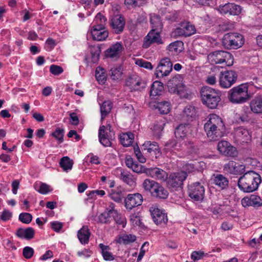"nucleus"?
I'll return each instance as SVG.
<instances>
[{"label":"nucleus","mask_w":262,"mask_h":262,"mask_svg":"<svg viewBox=\"0 0 262 262\" xmlns=\"http://www.w3.org/2000/svg\"><path fill=\"white\" fill-rule=\"evenodd\" d=\"M204 128L210 140L216 141L224 136L226 127L221 118L216 114H210Z\"/></svg>","instance_id":"obj_1"},{"label":"nucleus","mask_w":262,"mask_h":262,"mask_svg":"<svg viewBox=\"0 0 262 262\" xmlns=\"http://www.w3.org/2000/svg\"><path fill=\"white\" fill-rule=\"evenodd\" d=\"M200 95L202 103L210 109L216 108L221 100V92L208 86L201 88Z\"/></svg>","instance_id":"obj_2"},{"label":"nucleus","mask_w":262,"mask_h":262,"mask_svg":"<svg viewBox=\"0 0 262 262\" xmlns=\"http://www.w3.org/2000/svg\"><path fill=\"white\" fill-rule=\"evenodd\" d=\"M182 81L181 75L177 74L173 77L167 82L168 91L170 93H176L182 98H188L189 94L187 92Z\"/></svg>","instance_id":"obj_3"},{"label":"nucleus","mask_w":262,"mask_h":262,"mask_svg":"<svg viewBox=\"0 0 262 262\" xmlns=\"http://www.w3.org/2000/svg\"><path fill=\"white\" fill-rule=\"evenodd\" d=\"M187 177V173L184 171L170 173L166 180L168 188L172 191H177L182 189L184 182Z\"/></svg>","instance_id":"obj_4"},{"label":"nucleus","mask_w":262,"mask_h":262,"mask_svg":"<svg viewBox=\"0 0 262 262\" xmlns=\"http://www.w3.org/2000/svg\"><path fill=\"white\" fill-rule=\"evenodd\" d=\"M208 59L212 64L225 63L227 66H231L233 63L232 55L227 51L219 50L210 53Z\"/></svg>","instance_id":"obj_5"},{"label":"nucleus","mask_w":262,"mask_h":262,"mask_svg":"<svg viewBox=\"0 0 262 262\" xmlns=\"http://www.w3.org/2000/svg\"><path fill=\"white\" fill-rule=\"evenodd\" d=\"M244 36L238 33H229L224 35L223 45L228 49H237L241 47L244 43Z\"/></svg>","instance_id":"obj_6"},{"label":"nucleus","mask_w":262,"mask_h":262,"mask_svg":"<svg viewBox=\"0 0 262 262\" xmlns=\"http://www.w3.org/2000/svg\"><path fill=\"white\" fill-rule=\"evenodd\" d=\"M228 99L233 103H243L246 102V84L242 83L230 90Z\"/></svg>","instance_id":"obj_7"},{"label":"nucleus","mask_w":262,"mask_h":262,"mask_svg":"<svg viewBox=\"0 0 262 262\" xmlns=\"http://www.w3.org/2000/svg\"><path fill=\"white\" fill-rule=\"evenodd\" d=\"M205 191L204 185L200 182L193 183L188 186V195L194 201H202L204 198Z\"/></svg>","instance_id":"obj_8"},{"label":"nucleus","mask_w":262,"mask_h":262,"mask_svg":"<svg viewBox=\"0 0 262 262\" xmlns=\"http://www.w3.org/2000/svg\"><path fill=\"white\" fill-rule=\"evenodd\" d=\"M99 142L104 147L112 146V141L115 138V133L111 130L110 125H101L98 131Z\"/></svg>","instance_id":"obj_9"},{"label":"nucleus","mask_w":262,"mask_h":262,"mask_svg":"<svg viewBox=\"0 0 262 262\" xmlns=\"http://www.w3.org/2000/svg\"><path fill=\"white\" fill-rule=\"evenodd\" d=\"M196 33L195 26L189 21H184L179 24V26L173 31L175 37H187Z\"/></svg>","instance_id":"obj_10"},{"label":"nucleus","mask_w":262,"mask_h":262,"mask_svg":"<svg viewBox=\"0 0 262 262\" xmlns=\"http://www.w3.org/2000/svg\"><path fill=\"white\" fill-rule=\"evenodd\" d=\"M172 70V63L168 58L161 59L157 67L155 75L160 79L168 76Z\"/></svg>","instance_id":"obj_11"},{"label":"nucleus","mask_w":262,"mask_h":262,"mask_svg":"<svg viewBox=\"0 0 262 262\" xmlns=\"http://www.w3.org/2000/svg\"><path fill=\"white\" fill-rule=\"evenodd\" d=\"M237 75L232 70L221 72L220 74L219 83L223 88H229L236 81Z\"/></svg>","instance_id":"obj_12"},{"label":"nucleus","mask_w":262,"mask_h":262,"mask_svg":"<svg viewBox=\"0 0 262 262\" xmlns=\"http://www.w3.org/2000/svg\"><path fill=\"white\" fill-rule=\"evenodd\" d=\"M149 211L152 220L156 225L165 224L167 222V214L157 205H152L149 208Z\"/></svg>","instance_id":"obj_13"},{"label":"nucleus","mask_w":262,"mask_h":262,"mask_svg":"<svg viewBox=\"0 0 262 262\" xmlns=\"http://www.w3.org/2000/svg\"><path fill=\"white\" fill-rule=\"evenodd\" d=\"M110 25L116 34L121 33L124 30L125 21L121 15H116L112 17L109 20Z\"/></svg>","instance_id":"obj_14"},{"label":"nucleus","mask_w":262,"mask_h":262,"mask_svg":"<svg viewBox=\"0 0 262 262\" xmlns=\"http://www.w3.org/2000/svg\"><path fill=\"white\" fill-rule=\"evenodd\" d=\"M247 179L251 183L247 186V193L251 192L257 190L261 183L260 175L252 170H248L247 171Z\"/></svg>","instance_id":"obj_15"},{"label":"nucleus","mask_w":262,"mask_h":262,"mask_svg":"<svg viewBox=\"0 0 262 262\" xmlns=\"http://www.w3.org/2000/svg\"><path fill=\"white\" fill-rule=\"evenodd\" d=\"M124 202L126 209L131 210L133 208L142 204L143 196L139 193L128 194L125 198Z\"/></svg>","instance_id":"obj_16"},{"label":"nucleus","mask_w":262,"mask_h":262,"mask_svg":"<svg viewBox=\"0 0 262 262\" xmlns=\"http://www.w3.org/2000/svg\"><path fill=\"white\" fill-rule=\"evenodd\" d=\"M123 50V47L122 43L119 42H117L114 44L111 45L105 51V56L106 58L116 60L120 57Z\"/></svg>","instance_id":"obj_17"},{"label":"nucleus","mask_w":262,"mask_h":262,"mask_svg":"<svg viewBox=\"0 0 262 262\" xmlns=\"http://www.w3.org/2000/svg\"><path fill=\"white\" fill-rule=\"evenodd\" d=\"M160 32L154 30H151L144 37L142 47L146 49L149 47L153 43H162V41L160 34Z\"/></svg>","instance_id":"obj_18"},{"label":"nucleus","mask_w":262,"mask_h":262,"mask_svg":"<svg viewBox=\"0 0 262 262\" xmlns=\"http://www.w3.org/2000/svg\"><path fill=\"white\" fill-rule=\"evenodd\" d=\"M141 149L144 155H154L156 158L161 155L159 145L156 142L146 141L142 145Z\"/></svg>","instance_id":"obj_19"},{"label":"nucleus","mask_w":262,"mask_h":262,"mask_svg":"<svg viewBox=\"0 0 262 262\" xmlns=\"http://www.w3.org/2000/svg\"><path fill=\"white\" fill-rule=\"evenodd\" d=\"M211 181L212 183L221 189H226L229 185L227 178L221 174H214L212 176Z\"/></svg>","instance_id":"obj_20"},{"label":"nucleus","mask_w":262,"mask_h":262,"mask_svg":"<svg viewBox=\"0 0 262 262\" xmlns=\"http://www.w3.org/2000/svg\"><path fill=\"white\" fill-rule=\"evenodd\" d=\"M146 173L154 179L161 181H165L168 177L167 173L158 167L150 168L146 170Z\"/></svg>","instance_id":"obj_21"},{"label":"nucleus","mask_w":262,"mask_h":262,"mask_svg":"<svg viewBox=\"0 0 262 262\" xmlns=\"http://www.w3.org/2000/svg\"><path fill=\"white\" fill-rule=\"evenodd\" d=\"M126 166L132 169V170L137 173H140L143 172H145L146 168L142 165L138 163L135 161L133 158L130 156H127L125 158V161Z\"/></svg>","instance_id":"obj_22"},{"label":"nucleus","mask_w":262,"mask_h":262,"mask_svg":"<svg viewBox=\"0 0 262 262\" xmlns=\"http://www.w3.org/2000/svg\"><path fill=\"white\" fill-rule=\"evenodd\" d=\"M220 11L224 14L229 13L230 15H237L241 13L242 9L239 5L228 3L221 7Z\"/></svg>","instance_id":"obj_23"},{"label":"nucleus","mask_w":262,"mask_h":262,"mask_svg":"<svg viewBox=\"0 0 262 262\" xmlns=\"http://www.w3.org/2000/svg\"><path fill=\"white\" fill-rule=\"evenodd\" d=\"M191 126V124L189 123L179 124L175 128V137L177 138H184L189 132Z\"/></svg>","instance_id":"obj_24"},{"label":"nucleus","mask_w":262,"mask_h":262,"mask_svg":"<svg viewBox=\"0 0 262 262\" xmlns=\"http://www.w3.org/2000/svg\"><path fill=\"white\" fill-rule=\"evenodd\" d=\"M91 33L93 39L97 41H103L108 36V32L105 29H99L92 27Z\"/></svg>","instance_id":"obj_25"},{"label":"nucleus","mask_w":262,"mask_h":262,"mask_svg":"<svg viewBox=\"0 0 262 262\" xmlns=\"http://www.w3.org/2000/svg\"><path fill=\"white\" fill-rule=\"evenodd\" d=\"M35 234V231L32 227H28L25 229L23 228H18L16 232V235L20 238H25L27 240L32 239Z\"/></svg>","instance_id":"obj_26"},{"label":"nucleus","mask_w":262,"mask_h":262,"mask_svg":"<svg viewBox=\"0 0 262 262\" xmlns=\"http://www.w3.org/2000/svg\"><path fill=\"white\" fill-rule=\"evenodd\" d=\"M168 194V191L159 183H158L151 194L154 197L163 200L167 199Z\"/></svg>","instance_id":"obj_27"},{"label":"nucleus","mask_w":262,"mask_h":262,"mask_svg":"<svg viewBox=\"0 0 262 262\" xmlns=\"http://www.w3.org/2000/svg\"><path fill=\"white\" fill-rule=\"evenodd\" d=\"M164 90L163 83L159 81H155L151 85L150 91V97L155 99V97L160 96Z\"/></svg>","instance_id":"obj_28"},{"label":"nucleus","mask_w":262,"mask_h":262,"mask_svg":"<svg viewBox=\"0 0 262 262\" xmlns=\"http://www.w3.org/2000/svg\"><path fill=\"white\" fill-rule=\"evenodd\" d=\"M150 22L151 24V30H154L158 32H161L163 29V23L162 19L159 15L152 14L150 15Z\"/></svg>","instance_id":"obj_29"},{"label":"nucleus","mask_w":262,"mask_h":262,"mask_svg":"<svg viewBox=\"0 0 262 262\" xmlns=\"http://www.w3.org/2000/svg\"><path fill=\"white\" fill-rule=\"evenodd\" d=\"M77 236L82 244H88L90 236V232L87 226H83L78 232Z\"/></svg>","instance_id":"obj_30"},{"label":"nucleus","mask_w":262,"mask_h":262,"mask_svg":"<svg viewBox=\"0 0 262 262\" xmlns=\"http://www.w3.org/2000/svg\"><path fill=\"white\" fill-rule=\"evenodd\" d=\"M251 111L255 113H262V96L255 97L250 102Z\"/></svg>","instance_id":"obj_31"},{"label":"nucleus","mask_w":262,"mask_h":262,"mask_svg":"<svg viewBox=\"0 0 262 262\" xmlns=\"http://www.w3.org/2000/svg\"><path fill=\"white\" fill-rule=\"evenodd\" d=\"M247 206H253L257 208L262 206V200L258 195L255 194H251L250 196L247 195Z\"/></svg>","instance_id":"obj_32"},{"label":"nucleus","mask_w":262,"mask_h":262,"mask_svg":"<svg viewBox=\"0 0 262 262\" xmlns=\"http://www.w3.org/2000/svg\"><path fill=\"white\" fill-rule=\"evenodd\" d=\"M107 19L100 12L97 13L94 20V25L93 28L99 29H105Z\"/></svg>","instance_id":"obj_33"},{"label":"nucleus","mask_w":262,"mask_h":262,"mask_svg":"<svg viewBox=\"0 0 262 262\" xmlns=\"http://www.w3.org/2000/svg\"><path fill=\"white\" fill-rule=\"evenodd\" d=\"M129 82L132 88L135 91H140L145 87L146 83L139 77H131Z\"/></svg>","instance_id":"obj_34"},{"label":"nucleus","mask_w":262,"mask_h":262,"mask_svg":"<svg viewBox=\"0 0 262 262\" xmlns=\"http://www.w3.org/2000/svg\"><path fill=\"white\" fill-rule=\"evenodd\" d=\"M120 141L124 146H129L133 142L134 135L132 133H126L121 134L119 137Z\"/></svg>","instance_id":"obj_35"},{"label":"nucleus","mask_w":262,"mask_h":262,"mask_svg":"<svg viewBox=\"0 0 262 262\" xmlns=\"http://www.w3.org/2000/svg\"><path fill=\"white\" fill-rule=\"evenodd\" d=\"M181 148V144L176 140L171 139L165 143L164 150L165 152H170L173 150H179Z\"/></svg>","instance_id":"obj_36"},{"label":"nucleus","mask_w":262,"mask_h":262,"mask_svg":"<svg viewBox=\"0 0 262 262\" xmlns=\"http://www.w3.org/2000/svg\"><path fill=\"white\" fill-rule=\"evenodd\" d=\"M113 106V104L110 100L104 101L100 106L101 120H103L110 113Z\"/></svg>","instance_id":"obj_37"},{"label":"nucleus","mask_w":262,"mask_h":262,"mask_svg":"<svg viewBox=\"0 0 262 262\" xmlns=\"http://www.w3.org/2000/svg\"><path fill=\"white\" fill-rule=\"evenodd\" d=\"M73 164V161L67 156L62 157L59 162L60 166L66 171L71 170Z\"/></svg>","instance_id":"obj_38"},{"label":"nucleus","mask_w":262,"mask_h":262,"mask_svg":"<svg viewBox=\"0 0 262 262\" xmlns=\"http://www.w3.org/2000/svg\"><path fill=\"white\" fill-rule=\"evenodd\" d=\"M184 116H185L188 120H192L195 118L196 115V110L195 106L187 105L183 111Z\"/></svg>","instance_id":"obj_39"},{"label":"nucleus","mask_w":262,"mask_h":262,"mask_svg":"<svg viewBox=\"0 0 262 262\" xmlns=\"http://www.w3.org/2000/svg\"><path fill=\"white\" fill-rule=\"evenodd\" d=\"M234 138L237 142H244L246 135V128L244 126H238L234 128Z\"/></svg>","instance_id":"obj_40"},{"label":"nucleus","mask_w":262,"mask_h":262,"mask_svg":"<svg viewBox=\"0 0 262 262\" xmlns=\"http://www.w3.org/2000/svg\"><path fill=\"white\" fill-rule=\"evenodd\" d=\"M99 247L101 249V253L105 260L111 261L114 260V257L113 254L108 251V250L110 249L109 246H105L103 244H100L99 245Z\"/></svg>","instance_id":"obj_41"},{"label":"nucleus","mask_w":262,"mask_h":262,"mask_svg":"<svg viewBox=\"0 0 262 262\" xmlns=\"http://www.w3.org/2000/svg\"><path fill=\"white\" fill-rule=\"evenodd\" d=\"M122 71L121 66H114L110 70L109 75L113 80H117L121 78Z\"/></svg>","instance_id":"obj_42"},{"label":"nucleus","mask_w":262,"mask_h":262,"mask_svg":"<svg viewBox=\"0 0 262 262\" xmlns=\"http://www.w3.org/2000/svg\"><path fill=\"white\" fill-rule=\"evenodd\" d=\"M120 178L129 186H132L135 183L133 175L127 171L121 170Z\"/></svg>","instance_id":"obj_43"},{"label":"nucleus","mask_w":262,"mask_h":262,"mask_svg":"<svg viewBox=\"0 0 262 262\" xmlns=\"http://www.w3.org/2000/svg\"><path fill=\"white\" fill-rule=\"evenodd\" d=\"M95 77L99 83L104 84L106 81V75L104 69L98 67L95 71Z\"/></svg>","instance_id":"obj_44"},{"label":"nucleus","mask_w":262,"mask_h":262,"mask_svg":"<svg viewBox=\"0 0 262 262\" xmlns=\"http://www.w3.org/2000/svg\"><path fill=\"white\" fill-rule=\"evenodd\" d=\"M156 108L161 114H167L170 110V103L168 101H162L157 104Z\"/></svg>","instance_id":"obj_45"},{"label":"nucleus","mask_w":262,"mask_h":262,"mask_svg":"<svg viewBox=\"0 0 262 262\" xmlns=\"http://www.w3.org/2000/svg\"><path fill=\"white\" fill-rule=\"evenodd\" d=\"M136 239V236L135 235L131 234H124L119 237L117 242L119 244H128L130 243L134 242Z\"/></svg>","instance_id":"obj_46"},{"label":"nucleus","mask_w":262,"mask_h":262,"mask_svg":"<svg viewBox=\"0 0 262 262\" xmlns=\"http://www.w3.org/2000/svg\"><path fill=\"white\" fill-rule=\"evenodd\" d=\"M158 183L154 180L146 179L142 183V186L145 191H149L152 194V190H154Z\"/></svg>","instance_id":"obj_47"},{"label":"nucleus","mask_w":262,"mask_h":262,"mask_svg":"<svg viewBox=\"0 0 262 262\" xmlns=\"http://www.w3.org/2000/svg\"><path fill=\"white\" fill-rule=\"evenodd\" d=\"M183 42L181 41H174L169 45L168 49L169 51L179 53L182 51Z\"/></svg>","instance_id":"obj_48"},{"label":"nucleus","mask_w":262,"mask_h":262,"mask_svg":"<svg viewBox=\"0 0 262 262\" xmlns=\"http://www.w3.org/2000/svg\"><path fill=\"white\" fill-rule=\"evenodd\" d=\"M110 196L113 200L118 203L121 202L124 198L123 194L120 190H112L110 193Z\"/></svg>","instance_id":"obj_49"},{"label":"nucleus","mask_w":262,"mask_h":262,"mask_svg":"<svg viewBox=\"0 0 262 262\" xmlns=\"http://www.w3.org/2000/svg\"><path fill=\"white\" fill-rule=\"evenodd\" d=\"M111 217H112L111 214L104 211L98 216V222L101 224H110L111 222Z\"/></svg>","instance_id":"obj_50"},{"label":"nucleus","mask_w":262,"mask_h":262,"mask_svg":"<svg viewBox=\"0 0 262 262\" xmlns=\"http://www.w3.org/2000/svg\"><path fill=\"white\" fill-rule=\"evenodd\" d=\"M224 170L229 173L236 174L237 170L235 162L233 161H229L224 165Z\"/></svg>","instance_id":"obj_51"},{"label":"nucleus","mask_w":262,"mask_h":262,"mask_svg":"<svg viewBox=\"0 0 262 262\" xmlns=\"http://www.w3.org/2000/svg\"><path fill=\"white\" fill-rule=\"evenodd\" d=\"M92 60L93 62H97L99 58L101 52L100 48L98 46H93L90 49Z\"/></svg>","instance_id":"obj_52"},{"label":"nucleus","mask_w":262,"mask_h":262,"mask_svg":"<svg viewBox=\"0 0 262 262\" xmlns=\"http://www.w3.org/2000/svg\"><path fill=\"white\" fill-rule=\"evenodd\" d=\"M64 132L63 129L57 128L51 135L58 140L59 143H61L63 141Z\"/></svg>","instance_id":"obj_53"},{"label":"nucleus","mask_w":262,"mask_h":262,"mask_svg":"<svg viewBox=\"0 0 262 262\" xmlns=\"http://www.w3.org/2000/svg\"><path fill=\"white\" fill-rule=\"evenodd\" d=\"M231 144L226 141H221L218 143L217 149L221 154L224 155Z\"/></svg>","instance_id":"obj_54"},{"label":"nucleus","mask_w":262,"mask_h":262,"mask_svg":"<svg viewBox=\"0 0 262 262\" xmlns=\"http://www.w3.org/2000/svg\"><path fill=\"white\" fill-rule=\"evenodd\" d=\"M34 187L35 190H36L41 194H45L50 191V186L45 183H41L40 185L38 186V188L37 184H35Z\"/></svg>","instance_id":"obj_55"},{"label":"nucleus","mask_w":262,"mask_h":262,"mask_svg":"<svg viewBox=\"0 0 262 262\" xmlns=\"http://www.w3.org/2000/svg\"><path fill=\"white\" fill-rule=\"evenodd\" d=\"M19 220L23 223L28 224L32 220V216L29 213H21L19 215Z\"/></svg>","instance_id":"obj_56"},{"label":"nucleus","mask_w":262,"mask_h":262,"mask_svg":"<svg viewBox=\"0 0 262 262\" xmlns=\"http://www.w3.org/2000/svg\"><path fill=\"white\" fill-rule=\"evenodd\" d=\"M130 220L134 226H140L141 224V217L139 213L130 214Z\"/></svg>","instance_id":"obj_57"},{"label":"nucleus","mask_w":262,"mask_h":262,"mask_svg":"<svg viewBox=\"0 0 262 262\" xmlns=\"http://www.w3.org/2000/svg\"><path fill=\"white\" fill-rule=\"evenodd\" d=\"M224 155L231 158H235L238 155V151L236 147L233 146L231 144Z\"/></svg>","instance_id":"obj_58"},{"label":"nucleus","mask_w":262,"mask_h":262,"mask_svg":"<svg viewBox=\"0 0 262 262\" xmlns=\"http://www.w3.org/2000/svg\"><path fill=\"white\" fill-rule=\"evenodd\" d=\"M34 250L30 247H25L23 250V255L26 259L31 258L34 254Z\"/></svg>","instance_id":"obj_59"},{"label":"nucleus","mask_w":262,"mask_h":262,"mask_svg":"<svg viewBox=\"0 0 262 262\" xmlns=\"http://www.w3.org/2000/svg\"><path fill=\"white\" fill-rule=\"evenodd\" d=\"M50 72L54 75H59L63 72V70L60 66L52 64L50 67Z\"/></svg>","instance_id":"obj_60"},{"label":"nucleus","mask_w":262,"mask_h":262,"mask_svg":"<svg viewBox=\"0 0 262 262\" xmlns=\"http://www.w3.org/2000/svg\"><path fill=\"white\" fill-rule=\"evenodd\" d=\"M134 152L137 159L140 163H144L146 162V158L143 155L144 154L141 151L139 147L134 148Z\"/></svg>","instance_id":"obj_61"},{"label":"nucleus","mask_w":262,"mask_h":262,"mask_svg":"<svg viewBox=\"0 0 262 262\" xmlns=\"http://www.w3.org/2000/svg\"><path fill=\"white\" fill-rule=\"evenodd\" d=\"M136 63L140 67L144 68L146 69L151 70L153 68V67L150 62L143 59L137 60Z\"/></svg>","instance_id":"obj_62"},{"label":"nucleus","mask_w":262,"mask_h":262,"mask_svg":"<svg viewBox=\"0 0 262 262\" xmlns=\"http://www.w3.org/2000/svg\"><path fill=\"white\" fill-rule=\"evenodd\" d=\"M113 219L116 223V224L118 225H124L125 223V219L123 217L120 213L118 212H116V213L112 215Z\"/></svg>","instance_id":"obj_63"},{"label":"nucleus","mask_w":262,"mask_h":262,"mask_svg":"<svg viewBox=\"0 0 262 262\" xmlns=\"http://www.w3.org/2000/svg\"><path fill=\"white\" fill-rule=\"evenodd\" d=\"M12 217V213L7 209H5L0 216V219L3 221H7Z\"/></svg>","instance_id":"obj_64"}]
</instances>
